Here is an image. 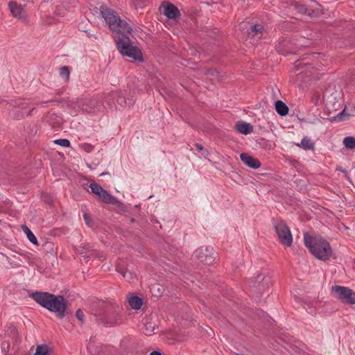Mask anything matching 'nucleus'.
Listing matches in <instances>:
<instances>
[{
    "instance_id": "nucleus-38",
    "label": "nucleus",
    "mask_w": 355,
    "mask_h": 355,
    "mask_svg": "<svg viewBox=\"0 0 355 355\" xmlns=\"http://www.w3.org/2000/svg\"><path fill=\"white\" fill-rule=\"evenodd\" d=\"M6 344H7V345H5V347H7L8 349L9 348V343H7Z\"/></svg>"
},
{
    "instance_id": "nucleus-29",
    "label": "nucleus",
    "mask_w": 355,
    "mask_h": 355,
    "mask_svg": "<svg viewBox=\"0 0 355 355\" xmlns=\"http://www.w3.org/2000/svg\"><path fill=\"white\" fill-rule=\"evenodd\" d=\"M83 218H84V219H85V220L86 224H87L88 226H92V225L93 222H92V220H91L90 216H89V215L88 214L85 213V214H83Z\"/></svg>"
},
{
    "instance_id": "nucleus-12",
    "label": "nucleus",
    "mask_w": 355,
    "mask_h": 355,
    "mask_svg": "<svg viewBox=\"0 0 355 355\" xmlns=\"http://www.w3.org/2000/svg\"><path fill=\"white\" fill-rule=\"evenodd\" d=\"M8 8L14 17L21 20L25 19V11L22 6L16 1H10L8 3Z\"/></svg>"
},
{
    "instance_id": "nucleus-22",
    "label": "nucleus",
    "mask_w": 355,
    "mask_h": 355,
    "mask_svg": "<svg viewBox=\"0 0 355 355\" xmlns=\"http://www.w3.org/2000/svg\"><path fill=\"white\" fill-rule=\"evenodd\" d=\"M343 144L347 148H355V137L351 136L345 137L343 140Z\"/></svg>"
},
{
    "instance_id": "nucleus-40",
    "label": "nucleus",
    "mask_w": 355,
    "mask_h": 355,
    "mask_svg": "<svg viewBox=\"0 0 355 355\" xmlns=\"http://www.w3.org/2000/svg\"><path fill=\"white\" fill-rule=\"evenodd\" d=\"M135 221V219L134 218H132L131 219V222L133 223Z\"/></svg>"
},
{
    "instance_id": "nucleus-1",
    "label": "nucleus",
    "mask_w": 355,
    "mask_h": 355,
    "mask_svg": "<svg viewBox=\"0 0 355 355\" xmlns=\"http://www.w3.org/2000/svg\"><path fill=\"white\" fill-rule=\"evenodd\" d=\"M32 297L42 307L55 313L58 318L62 319L66 316L68 304L63 295L37 291L32 294Z\"/></svg>"
},
{
    "instance_id": "nucleus-6",
    "label": "nucleus",
    "mask_w": 355,
    "mask_h": 355,
    "mask_svg": "<svg viewBox=\"0 0 355 355\" xmlns=\"http://www.w3.org/2000/svg\"><path fill=\"white\" fill-rule=\"evenodd\" d=\"M272 223L279 243L285 247H291L293 245V239L286 222L281 218H272Z\"/></svg>"
},
{
    "instance_id": "nucleus-19",
    "label": "nucleus",
    "mask_w": 355,
    "mask_h": 355,
    "mask_svg": "<svg viewBox=\"0 0 355 355\" xmlns=\"http://www.w3.org/2000/svg\"><path fill=\"white\" fill-rule=\"evenodd\" d=\"M22 229L24 232L26 234L27 238L28 240L33 243L36 245H38L37 240L34 234L31 231V230L26 226L23 225Z\"/></svg>"
},
{
    "instance_id": "nucleus-11",
    "label": "nucleus",
    "mask_w": 355,
    "mask_h": 355,
    "mask_svg": "<svg viewBox=\"0 0 355 355\" xmlns=\"http://www.w3.org/2000/svg\"><path fill=\"white\" fill-rule=\"evenodd\" d=\"M109 97H111L112 98H116V102L119 105H120L122 107L128 106L131 107L134 105L135 101L132 99H126L125 97L122 96H119L117 92H112L109 94H107L105 96V99H108L107 103L109 104L111 103L110 101Z\"/></svg>"
},
{
    "instance_id": "nucleus-3",
    "label": "nucleus",
    "mask_w": 355,
    "mask_h": 355,
    "mask_svg": "<svg viewBox=\"0 0 355 355\" xmlns=\"http://www.w3.org/2000/svg\"><path fill=\"white\" fill-rule=\"evenodd\" d=\"M101 15L105 19L109 28L118 34H130L132 27L125 21L121 19L116 11L111 8L101 6Z\"/></svg>"
},
{
    "instance_id": "nucleus-16",
    "label": "nucleus",
    "mask_w": 355,
    "mask_h": 355,
    "mask_svg": "<svg viewBox=\"0 0 355 355\" xmlns=\"http://www.w3.org/2000/svg\"><path fill=\"white\" fill-rule=\"evenodd\" d=\"M275 110L278 114L284 116L288 114L289 109L285 103L282 101H276L275 103Z\"/></svg>"
},
{
    "instance_id": "nucleus-34",
    "label": "nucleus",
    "mask_w": 355,
    "mask_h": 355,
    "mask_svg": "<svg viewBox=\"0 0 355 355\" xmlns=\"http://www.w3.org/2000/svg\"><path fill=\"white\" fill-rule=\"evenodd\" d=\"M116 270L119 273L121 274L123 277H125V272L123 268L117 266Z\"/></svg>"
},
{
    "instance_id": "nucleus-21",
    "label": "nucleus",
    "mask_w": 355,
    "mask_h": 355,
    "mask_svg": "<svg viewBox=\"0 0 355 355\" xmlns=\"http://www.w3.org/2000/svg\"><path fill=\"white\" fill-rule=\"evenodd\" d=\"M155 326L151 322H148L144 324L143 329V333L146 336H151L155 334Z\"/></svg>"
},
{
    "instance_id": "nucleus-9",
    "label": "nucleus",
    "mask_w": 355,
    "mask_h": 355,
    "mask_svg": "<svg viewBox=\"0 0 355 355\" xmlns=\"http://www.w3.org/2000/svg\"><path fill=\"white\" fill-rule=\"evenodd\" d=\"M89 188L92 190V193L97 196L103 202L114 205H118L120 204V202L116 197L112 196L100 184L97 183H91L89 184Z\"/></svg>"
},
{
    "instance_id": "nucleus-25",
    "label": "nucleus",
    "mask_w": 355,
    "mask_h": 355,
    "mask_svg": "<svg viewBox=\"0 0 355 355\" xmlns=\"http://www.w3.org/2000/svg\"><path fill=\"white\" fill-rule=\"evenodd\" d=\"M149 2V0H132V5L135 9L142 8L146 6Z\"/></svg>"
},
{
    "instance_id": "nucleus-27",
    "label": "nucleus",
    "mask_w": 355,
    "mask_h": 355,
    "mask_svg": "<svg viewBox=\"0 0 355 355\" xmlns=\"http://www.w3.org/2000/svg\"><path fill=\"white\" fill-rule=\"evenodd\" d=\"M295 8L297 12L301 14H306L307 12V8L305 5L297 3L295 5Z\"/></svg>"
},
{
    "instance_id": "nucleus-33",
    "label": "nucleus",
    "mask_w": 355,
    "mask_h": 355,
    "mask_svg": "<svg viewBox=\"0 0 355 355\" xmlns=\"http://www.w3.org/2000/svg\"><path fill=\"white\" fill-rule=\"evenodd\" d=\"M336 171H341L342 173H344V175H345V177H347V175H348V173H347V171L345 169L343 168V167H342V166H338L336 168Z\"/></svg>"
},
{
    "instance_id": "nucleus-4",
    "label": "nucleus",
    "mask_w": 355,
    "mask_h": 355,
    "mask_svg": "<svg viewBox=\"0 0 355 355\" xmlns=\"http://www.w3.org/2000/svg\"><path fill=\"white\" fill-rule=\"evenodd\" d=\"M114 37L117 49L119 53L128 58H132L135 61L143 62V55L141 50L132 43L128 36V34H119Z\"/></svg>"
},
{
    "instance_id": "nucleus-17",
    "label": "nucleus",
    "mask_w": 355,
    "mask_h": 355,
    "mask_svg": "<svg viewBox=\"0 0 355 355\" xmlns=\"http://www.w3.org/2000/svg\"><path fill=\"white\" fill-rule=\"evenodd\" d=\"M263 26L260 24H255L254 26H250V28L248 30L247 33L248 35H252V37L257 36L258 38H261V37L263 35Z\"/></svg>"
},
{
    "instance_id": "nucleus-23",
    "label": "nucleus",
    "mask_w": 355,
    "mask_h": 355,
    "mask_svg": "<svg viewBox=\"0 0 355 355\" xmlns=\"http://www.w3.org/2000/svg\"><path fill=\"white\" fill-rule=\"evenodd\" d=\"M49 349L46 345H38L33 355H46L49 352Z\"/></svg>"
},
{
    "instance_id": "nucleus-7",
    "label": "nucleus",
    "mask_w": 355,
    "mask_h": 355,
    "mask_svg": "<svg viewBox=\"0 0 355 355\" xmlns=\"http://www.w3.org/2000/svg\"><path fill=\"white\" fill-rule=\"evenodd\" d=\"M335 297L347 304H355V292L351 288L342 286H334L331 288Z\"/></svg>"
},
{
    "instance_id": "nucleus-13",
    "label": "nucleus",
    "mask_w": 355,
    "mask_h": 355,
    "mask_svg": "<svg viewBox=\"0 0 355 355\" xmlns=\"http://www.w3.org/2000/svg\"><path fill=\"white\" fill-rule=\"evenodd\" d=\"M163 14L171 19H177L180 16L179 9L173 4L167 3V4L163 6Z\"/></svg>"
},
{
    "instance_id": "nucleus-24",
    "label": "nucleus",
    "mask_w": 355,
    "mask_h": 355,
    "mask_svg": "<svg viewBox=\"0 0 355 355\" xmlns=\"http://www.w3.org/2000/svg\"><path fill=\"white\" fill-rule=\"evenodd\" d=\"M60 75L65 80H69L70 76L69 68L67 66H64L60 68Z\"/></svg>"
},
{
    "instance_id": "nucleus-37",
    "label": "nucleus",
    "mask_w": 355,
    "mask_h": 355,
    "mask_svg": "<svg viewBox=\"0 0 355 355\" xmlns=\"http://www.w3.org/2000/svg\"><path fill=\"white\" fill-rule=\"evenodd\" d=\"M150 355H162V353L159 351L154 350L150 352Z\"/></svg>"
},
{
    "instance_id": "nucleus-8",
    "label": "nucleus",
    "mask_w": 355,
    "mask_h": 355,
    "mask_svg": "<svg viewBox=\"0 0 355 355\" xmlns=\"http://www.w3.org/2000/svg\"><path fill=\"white\" fill-rule=\"evenodd\" d=\"M77 105L87 113L100 112L103 107L102 101L98 97L90 99H78Z\"/></svg>"
},
{
    "instance_id": "nucleus-2",
    "label": "nucleus",
    "mask_w": 355,
    "mask_h": 355,
    "mask_svg": "<svg viewBox=\"0 0 355 355\" xmlns=\"http://www.w3.org/2000/svg\"><path fill=\"white\" fill-rule=\"evenodd\" d=\"M304 241L305 246L317 259L327 261L331 257L333 253L332 248L330 243L324 238L320 236H313L308 232H305Z\"/></svg>"
},
{
    "instance_id": "nucleus-10",
    "label": "nucleus",
    "mask_w": 355,
    "mask_h": 355,
    "mask_svg": "<svg viewBox=\"0 0 355 355\" xmlns=\"http://www.w3.org/2000/svg\"><path fill=\"white\" fill-rule=\"evenodd\" d=\"M196 257L206 265H211L215 260V252L212 248L202 246L195 251Z\"/></svg>"
},
{
    "instance_id": "nucleus-5",
    "label": "nucleus",
    "mask_w": 355,
    "mask_h": 355,
    "mask_svg": "<svg viewBox=\"0 0 355 355\" xmlns=\"http://www.w3.org/2000/svg\"><path fill=\"white\" fill-rule=\"evenodd\" d=\"M121 308L117 304H107L102 312L96 315V322L104 326H114L122 322Z\"/></svg>"
},
{
    "instance_id": "nucleus-28",
    "label": "nucleus",
    "mask_w": 355,
    "mask_h": 355,
    "mask_svg": "<svg viewBox=\"0 0 355 355\" xmlns=\"http://www.w3.org/2000/svg\"><path fill=\"white\" fill-rule=\"evenodd\" d=\"M76 317L79 321H80L81 323H83L85 314L81 309H79L76 311Z\"/></svg>"
},
{
    "instance_id": "nucleus-14",
    "label": "nucleus",
    "mask_w": 355,
    "mask_h": 355,
    "mask_svg": "<svg viewBox=\"0 0 355 355\" xmlns=\"http://www.w3.org/2000/svg\"><path fill=\"white\" fill-rule=\"evenodd\" d=\"M240 159L246 166L250 168L257 169L261 166V163L257 159L249 155L248 153H241L240 155Z\"/></svg>"
},
{
    "instance_id": "nucleus-39",
    "label": "nucleus",
    "mask_w": 355,
    "mask_h": 355,
    "mask_svg": "<svg viewBox=\"0 0 355 355\" xmlns=\"http://www.w3.org/2000/svg\"><path fill=\"white\" fill-rule=\"evenodd\" d=\"M6 344H7V345H5V347H7L8 349L9 348V343H7Z\"/></svg>"
},
{
    "instance_id": "nucleus-20",
    "label": "nucleus",
    "mask_w": 355,
    "mask_h": 355,
    "mask_svg": "<svg viewBox=\"0 0 355 355\" xmlns=\"http://www.w3.org/2000/svg\"><path fill=\"white\" fill-rule=\"evenodd\" d=\"M297 146L304 150H313L314 148V144L307 137H304L301 141V144H297Z\"/></svg>"
},
{
    "instance_id": "nucleus-26",
    "label": "nucleus",
    "mask_w": 355,
    "mask_h": 355,
    "mask_svg": "<svg viewBox=\"0 0 355 355\" xmlns=\"http://www.w3.org/2000/svg\"><path fill=\"white\" fill-rule=\"evenodd\" d=\"M54 143L62 147H69L70 141L67 139H58L54 141Z\"/></svg>"
},
{
    "instance_id": "nucleus-36",
    "label": "nucleus",
    "mask_w": 355,
    "mask_h": 355,
    "mask_svg": "<svg viewBox=\"0 0 355 355\" xmlns=\"http://www.w3.org/2000/svg\"><path fill=\"white\" fill-rule=\"evenodd\" d=\"M195 146L198 151H202L204 149L203 146L200 144H196Z\"/></svg>"
},
{
    "instance_id": "nucleus-30",
    "label": "nucleus",
    "mask_w": 355,
    "mask_h": 355,
    "mask_svg": "<svg viewBox=\"0 0 355 355\" xmlns=\"http://www.w3.org/2000/svg\"><path fill=\"white\" fill-rule=\"evenodd\" d=\"M82 148L85 151H86L87 153H89V152H91L92 150L93 146L91 144H84L82 146Z\"/></svg>"
},
{
    "instance_id": "nucleus-35",
    "label": "nucleus",
    "mask_w": 355,
    "mask_h": 355,
    "mask_svg": "<svg viewBox=\"0 0 355 355\" xmlns=\"http://www.w3.org/2000/svg\"><path fill=\"white\" fill-rule=\"evenodd\" d=\"M344 112H345V110H343V111H342L341 112H340L339 114H338V115H337L336 116L334 117V120H336V119H338V120H342V117H341V116L344 114Z\"/></svg>"
},
{
    "instance_id": "nucleus-15",
    "label": "nucleus",
    "mask_w": 355,
    "mask_h": 355,
    "mask_svg": "<svg viewBox=\"0 0 355 355\" xmlns=\"http://www.w3.org/2000/svg\"><path fill=\"white\" fill-rule=\"evenodd\" d=\"M235 129L236 131L243 135H248L253 131L252 125L243 121H239L235 124Z\"/></svg>"
},
{
    "instance_id": "nucleus-31",
    "label": "nucleus",
    "mask_w": 355,
    "mask_h": 355,
    "mask_svg": "<svg viewBox=\"0 0 355 355\" xmlns=\"http://www.w3.org/2000/svg\"><path fill=\"white\" fill-rule=\"evenodd\" d=\"M272 98L273 99H276L278 98L279 95L280 94V91L279 89L277 88H275V89H272Z\"/></svg>"
},
{
    "instance_id": "nucleus-18",
    "label": "nucleus",
    "mask_w": 355,
    "mask_h": 355,
    "mask_svg": "<svg viewBox=\"0 0 355 355\" xmlns=\"http://www.w3.org/2000/svg\"><path fill=\"white\" fill-rule=\"evenodd\" d=\"M128 303L132 309L138 310L143 304V300L139 296L133 295L128 299Z\"/></svg>"
},
{
    "instance_id": "nucleus-32",
    "label": "nucleus",
    "mask_w": 355,
    "mask_h": 355,
    "mask_svg": "<svg viewBox=\"0 0 355 355\" xmlns=\"http://www.w3.org/2000/svg\"><path fill=\"white\" fill-rule=\"evenodd\" d=\"M306 65L305 63H302L301 61H297L295 64V67L297 69H300L304 67V66Z\"/></svg>"
}]
</instances>
